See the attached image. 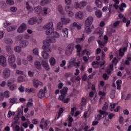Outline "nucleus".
Returning <instances> with one entry per match:
<instances>
[{"label":"nucleus","instance_id":"obj_62","mask_svg":"<svg viewBox=\"0 0 131 131\" xmlns=\"http://www.w3.org/2000/svg\"><path fill=\"white\" fill-rule=\"evenodd\" d=\"M102 77L103 79H104V80H108V78H109V77L106 73L103 74Z\"/></svg>","mask_w":131,"mask_h":131},{"label":"nucleus","instance_id":"obj_40","mask_svg":"<svg viewBox=\"0 0 131 131\" xmlns=\"http://www.w3.org/2000/svg\"><path fill=\"white\" fill-rule=\"evenodd\" d=\"M115 108V103H110V110L111 111H115V110L114 109Z\"/></svg>","mask_w":131,"mask_h":131},{"label":"nucleus","instance_id":"obj_23","mask_svg":"<svg viewBox=\"0 0 131 131\" xmlns=\"http://www.w3.org/2000/svg\"><path fill=\"white\" fill-rule=\"evenodd\" d=\"M41 56L43 59H49L50 58V54L48 52L42 51Z\"/></svg>","mask_w":131,"mask_h":131},{"label":"nucleus","instance_id":"obj_53","mask_svg":"<svg viewBox=\"0 0 131 131\" xmlns=\"http://www.w3.org/2000/svg\"><path fill=\"white\" fill-rule=\"evenodd\" d=\"M17 102V98H11L9 99V103H14Z\"/></svg>","mask_w":131,"mask_h":131},{"label":"nucleus","instance_id":"obj_63","mask_svg":"<svg viewBox=\"0 0 131 131\" xmlns=\"http://www.w3.org/2000/svg\"><path fill=\"white\" fill-rule=\"evenodd\" d=\"M6 42L8 43V45H12V43H13V40L11 39H7L6 40Z\"/></svg>","mask_w":131,"mask_h":131},{"label":"nucleus","instance_id":"obj_28","mask_svg":"<svg viewBox=\"0 0 131 131\" xmlns=\"http://www.w3.org/2000/svg\"><path fill=\"white\" fill-rule=\"evenodd\" d=\"M51 35L55 38H59L60 37V35L59 34V33L57 32H51Z\"/></svg>","mask_w":131,"mask_h":131},{"label":"nucleus","instance_id":"obj_34","mask_svg":"<svg viewBox=\"0 0 131 131\" xmlns=\"http://www.w3.org/2000/svg\"><path fill=\"white\" fill-rule=\"evenodd\" d=\"M68 120H69L68 126L70 127V126H72V122H73V118H72V117H71V116L70 115L69 116Z\"/></svg>","mask_w":131,"mask_h":131},{"label":"nucleus","instance_id":"obj_50","mask_svg":"<svg viewBox=\"0 0 131 131\" xmlns=\"http://www.w3.org/2000/svg\"><path fill=\"white\" fill-rule=\"evenodd\" d=\"M110 97L111 99H114L115 98V90H112L111 94H110Z\"/></svg>","mask_w":131,"mask_h":131},{"label":"nucleus","instance_id":"obj_24","mask_svg":"<svg viewBox=\"0 0 131 131\" xmlns=\"http://www.w3.org/2000/svg\"><path fill=\"white\" fill-rule=\"evenodd\" d=\"M51 0H41L40 2V6H43L51 3Z\"/></svg>","mask_w":131,"mask_h":131},{"label":"nucleus","instance_id":"obj_2","mask_svg":"<svg viewBox=\"0 0 131 131\" xmlns=\"http://www.w3.org/2000/svg\"><path fill=\"white\" fill-rule=\"evenodd\" d=\"M44 45L42 46V48L43 49V52H45L46 53H52V48L51 47V43L48 42L43 41Z\"/></svg>","mask_w":131,"mask_h":131},{"label":"nucleus","instance_id":"obj_49","mask_svg":"<svg viewBox=\"0 0 131 131\" xmlns=\"http://www.w3.org/2000/svg\"><path fill=\"white\" fill-rule=\"evenodd\" d=\"M65 97H66V96L61 94V95H59L58 97V100H59V101H62V102H63L64 100L65 99Z\"/></svg>","mask_w":131,"mask_h":131},{"label":"nucleus","instance_id":"obj_57","mask_svg":"<svg viewBox=\"0 0 131 131\" xmlns=\"http://www.w3.org/2000/svg\"><path fill=\"white\" fill-rule=\"evenodd\" d=\"M114 63H115V57L114 58L113 61H112V64H110V69H111L112 70H113V64H114Z\"/></svg>","mask_w":131,"mask_h":131},{"label":"nucleus","instance_id":"obj_26","mask_svg":"<svg viewBox=\"0 0 131 131\" xmlns=\"http://www.w3.org/2000/svg\"><path fill=\"white\" fill-rule=\"evenodd\" d=\"M57 10L61 15H65V13H64V9H63L62 5H59L58 6Z\"/></svg>","mask_w":131,"mask_h":131},{"label":"nucleus","instance_id":"obj_29","mask_svg":"<svg viewBox=\"0 0 131 131\" xmlns=\"http://www.w3.org/2000/svg\"><path fill=\"white\" fill-rule=\"evenodd\" d=\"M35 11L37 14H40L41 13V6H38L34 8Z\"/></svg>","mask_w":131,"mask_h":131},{"label":"nucleus","instance_id":"obj_41","mask_svg":"<svg viewBox=\"0 0 131 131\" xmlns=\"http://www.w3.org/2000/svg\"><path fill=\"white\" fill-rule=\"evenodd\" d=\"M85 32L87 34H90V33L92 32V30L91 29V28H90V27H85Z\"/></svg>","mask_w":131,"mask_h":131},{"label":"nucleus","instance_id":"obj_36","mask_svg":"<svg viewBox=\"0 0 131 131\" xmlns=\"http://www.w3.org/2000/svg\"><path fill=\"white\" fill-rule=\"evenodd\" d=\"M108 107H109V104H108V103L107 102H105V104H104V106L102 107V110H103V111H105V112H106V111L108 110Z\"/></svg>","mask_w":131,"mask_h":131},{"label":"nucleus","instance_id":"obj_47","mask_svg":"<svg viewBox=\"0 0 131 131\" xmlns=\"http://www.w3.org/2000/svg\"><path fill=\"white\" fill-rule=\"evenodd\" d=\"M75 48L77 49V52H81V50H82V48H81L80 45H76Z\"/></svg>","mask_w":131,"mask_h":131},{"label":"nucleus","instance_id":"obj_35","mask_svg":"<svg viewBox=\"0 0 131 131\" xmlns=\"http://www.w3.org/2000/svg\"><path fill=\"white\" fill-rule=\"evenodd\" d=\"M123 8H126V4H125L124 3H122L121 6L119 7V9L121 12H123V11H124Z\"/></svg>","mask_w":131,"mask_h":131},{"label":"nucleus","instance_id":"obj_55","mask_svg":"<svg viewBox=\"0 0 131 131\" xmlns=\"http://www.w3.org/2000/svg\"><path fill=\"white\" fill-rule=\"evenodd\" d=\"M81 103L82 106H84L86 104V100L84 97L82 98Z\"/></svg>","mask_w":131,"mask_h":131},{"label":"nucleus","instance_id":"obj_39","mask_svg":"<svg viewBox=\"0 0 131 131\" xmlns=\"http://www.w3.org/2000/svg\"><path fill=\"white\" fill-rule=\"evenodd\" d=\"M21 115H23V111H19L18 113H17V115L16 116V118L17 119H15V120H18L20 117H21Z\"/></svg>","mask_w":131,"mask_h":131},{"label":"nucleus","instance_id":"obj_43","mask_svg":"<svg viewBox=\"0 0 131 131\" xmlns=\"http://www.w3.org/2000/svg\"><path fill=\"white\" fill-rule=\"evenodd\" d=\"M18 82H23V81H25V79L22 76H20L17 78Z\"/></svg>","mask_w":131,"mask_h":131},{"label":"nucleus","instance_id":"obj_18","mask_svg":"<svg viewBox=\"0 0 131 131\" xmlns=\"http://www.w3.org/2000/svg\"><path fill=\"white\" fill-rule=\"evenodd\" d=\"M66 12L68 13L71 11H73V7H72L70 4L67 5L64 8Z\"/></svg>","mask_w":131,"mask_h":131},{"label":"nucleus","instance_id":"obj_44","mask_svg":"<svg viewBox=\"0 0 131 131\" xmlns=\"http://www.w3.org/2000/svg\"><path fill=\"white\" fill-rule=\"evenodd\" d=\"M26 92H28V93H36V90L34 88H31L30 89H26Z\"/></svg>","mask_w":131,"mask_h":131},{"label":"nucleus","instance_id":"obj_11","mask_svg":"<svg viewBox=\"0 0 131 131\" xmlns=\"http://www.w3.org/2000/svg\"><path fill=\"white\" fill-rule=\"evenodd\" d=\"M56 38L54 37L53 36H52V35L47 37L46 40L44 41V42H49V43L50 42L55 43L56 42Z\"/></svg>","mask_w":131,"mask_h":131},{"label":"nucleus","instance_id":"obj_30","mask_svg":"<svg viewBox=\"0 0 131 131\" xmlns=\"http://www.w3.org/2000/svg\"><path fill=\"white\" fill-rule=\"evenodd\" d=\"M14 50L16 53H21L22 52V47L19 46H15L14 48Z\"/></svg>","mask_w":131,"mask_h":131},{"label":"nucleus","instance_id":"obj_37","mask_svg":"<svg viewBox=\"0 0 131 131\" xmlns=\"http://www.w3.org/2000/svg\"><path fill=\"white\" fill-rule=\"evenodd\" d=\"M63 23H61V22H59L57 25V29H58V30H61V29L63 28Z\"/></svg>","mask_w":131,"mask_h":131},{"label":"nucleus","instance_id":"obj_13","mask_svg":"<svg viewBox=\"0 0 131 131\" xmlns=\"http://www.w3.org/2000/svg\"><path fill=\"white\" fill-rule=\"evenodd\" d=\"M41 64L42 67L46 69V70H50V66H49V64H48V62H47L46 60H42Z\"/></svg>","mask_w":131,"mask_h":131},{"label":"nucleus","instance_id":"obj_58","mask_svg":"<svg viewBox=\"0 0 131 131\" xmlns=\"http://www.w3.org/2000/svg\"><path fill=\"white\" fill-rule=\"evenodd\" d=\"M33 53L34 55H36L37 56L38 55V49L37 48H35L33 50Z\"/></svg>","mask_w":131,"mask_h":131},{"label":"nucleus","instance_id":"obj_1","mask_svg":"<svg viewBox=\"0 0 131 131\" xmlns=\"http://www.w3.org/2000/svg\"><path fill=\"white\" fill-rule=\"evenodd\" d=\"M97 33L99 34V36H98L99 40H98L97 42L99 47L103 49V48L106 46L107 42H108V36L105 35L103 38V33H101V32H98Z\"/></svg>","mask_w":131,"mask_h":131},{"label":"nucleus","instance_id":"obj_51","mask_svg":"<svg viewBox=\"0 0 131 131\" xmlns=\"http://www.w3.org/2000/svg\"><path fill=\"white\" fill-rule=\"evenodd\" d=\"M23 38V36L22 35H19L18 36H17L15 37V39L16 40H17V41H19L21 40Z\"/></svg>","mask_w":131,"mask_h":131},{"label":"nucleus","instance_id":"obj_19","mask_svg":"<svg viewBox=\"0 0 131 131\" xmlns=\"http://www.w3.org/2000/svg\"><path fill=\"white\" fill-rule=\"evenodd\" d=\"M34 65L35 68L38 70H41V65L40 64V62L37 60H36L34 62Z\"/></svg>","mask_w":131,"mask_h":131},{"label":"nucleus","instance_id":"obj_8","mask_svg":"<svg viewBox=\"0 0 131 131\" xmlns=\"http://www.w3.org/2000/svg\"><path fill=\"white\" fill-rule=\"evenodd\" d=\"M102 115H103V116H106V115H108V113L102 110H100L99 114L95 116V119L96 120H100L101 118H102Z\"/></svg>","mask_w":131,"mask_h":131},{"label":"nucleus","instance_id":"obj_17","mask_svg":"<svg viewBox=\"0 0 131 131\" xmlns=\"http://www.w3.org/2000/svg\"><path fill=\"white\" fill-rule=\"evenodd\" d=\"M54 26V24L53 22L48 23L47 24L45 25L43 27L44 29H53V27Z\"/></svg>","mask_w":131,"mask_h":131},{"label":"nucleus","instance_id":"obj_14","mask_svg":"<svg viewBox=\"0 0 131 131\" xmlns=\"http://www.w3.org/2000/svg\"><path fill=\"white\" fill-rule=\"evenodd\" d=\"M60 20L61 21V23H62V24H64L65 25H67L68 23H70V22H71L70 18H67L65 17H61Z\"/></svg>","mask_w":131,"mask_h":131},{"label":"nucleus","instance_id":"obj_54","mask_svg":"<svg viewBox=\"0 0 131 131\" xmlns=\"http://www.w3.org/2000/svg\"><path fill=\"white\" fill-rule=\"evenodd\" d=\"M11 115H12V116H14V115H15V112H12V111L9 110L8 114V117L10 118L11 117Z\"/></svg>","mask_w":131,"mask_h":131},{"label":"nucleus","instance_id":"obj_48","mask_svg":"<svg viewBox=\"0 0 131 131\" xmlns=\"http://www.w3.org/2000/svg\"><path fill=\"white\" fill-rule=\"evenodd\" d=\"M6 3L8 5H10V6H13V5L15 4L14 0H7Z\"/></svg>","mask_w":131,"mask_h":131},{"label":"nucleus","instance_id":"obj_46","mask_svg":"<svg viewBox=\"0 0 131 131\" xmlns=\"http://www.w3.org/2000/svg\"><path fill=\"white\" fill-rule=\"evenodd\" d=\"M6 49L8 54H11L12 53V49L11 48V46H7L6 47Z\"/></svg>","mask_w":131,"mask_h":131},{"label":"nucleus","instance_id":"obj_52","mask_svg":"<svg viewBox=\"0 0 131 131\" xmlns=\"http://www.w3.org/2000/svg\"><path fill=\"white\" fill-rule=\"evenodd\" d=\"M4 97L5 98H9L10 97V92L8 91H6L4 92Z\"/></svg>","mask_w":131,"mask_h":131},{"label":"nucleus","instance_id":"obj_16","mask_svg":"<svg viewBox=\"0 0 131 131\" xmlns=\"http://www.w3.org/2000/svg\"><path fill=\"white\" fill-rule=\"evenodd\" d=\"M75 17L76 19H80L81 20V19L83 18V12L81 11H79L77 12L75 14Z\"/></svg>","mask_w":131,"mask_h":131},{"label":"nucleus","instance_id":"obj_20","mask_svg":"<svg viewBox=\"0 0 131 131\" xmlns=\"http://www.w3.org/2000/svg\"><path fill=\"white\" fill-rule=\"evenodd\" d=\"M33 84L35 88H38V85H42V83L36 79H34Z\"/></svg>","mask_w":131,"mask_h":131},{"label":"nucleus","instance_id":"obj_25","mask_svg":"<svg viewBox=\"0 0 131 131\" xmlns=\"http://www.w3.org/2000/svg\"><path fill=\"white\" fill-rule=\"evenodd\" d=\"M95 15L97 18H101L103 15V13L102 12V11L100 10H97L95 11Z\"/></svg>","mask_w":131,"mask_h":131},{"label":"nucleus","instance_id":"obj_10","mask_svg":"<svg viewBox=\"0 0 131 131\" xmlns=\"http://www.w3.org/2000/svg\"><path fill=\"white\" fill-rule=\"evenodd\" d=\"M38 20V19L36 17L30 18L28 20V24L29 25H34L35 23H37Z\"/></svg>","mask_w":131,"mask_h":131},{"label":"nucleus","instance_id":"obj_5","mask_svg":"<svg viewBox=\"0 0 131 131\" xmlns=\"http://www.w3.org/2000/svg\"><path fill=\"white\" fill-rule=\"evenodd\" d=\"M10 75H11V71H10L9 69L5 68L3 73V78L7 79V78L10 77Z\"/></svg>","mask_w":131,"mask_h":131},{"label":"nucleus","instance_id":"obj_7","mask_svg":"<svg viewBox=\"0 0 131 131\" xmlns=\"http://www.w3.org/2000/svg\"><path fill=\"white\" fill-rule=\"evenodd\" d=\"M0 64L3 67H7V58L4 55L0 56Z\"/></svg>","mask_w":131,"mask_h":131},{"label":"nucleus","instance_id":"obj_64","mask_svg":"<svg viewBox=\"0 0 131 131\" xmlns=\"http://www.w3.org/2000/svg\"><path fill=\"white\" fill-rule=\"evenodd\" d=\"M27 60L29 61V62H32V60H33L32 56L28 55L27 56Z\"/></svg>","mask_w":131,"mask_h":131},{"label":"nucleus","instance_id":"obj_59","mask_svg":"<svg viewBox=\"0 0 131 131\" xmlns=\"http://www.w3.org/2000/svg\"><path fill=\"white\" fill-rule=\"evenodd\" d=\"M89 59H90V57L89 56H83V60L85 63H88L89 62Z\"/></svg>","mask_w":131,"mask_h":131},{"label":"nucleus","instance_id":"obj_60","mask_svg":"<svg viewBox=\"0 0 131 131\" xmlns=\"http://www.w3.org/2000/svg\"><path fill=\"white\" fill-rule=\"evenodd\" d=\"M119 0H115V9L116 10H117L118 8H119V6H118V4H119Z\"/></svg>","mask_w":131,"mask_h":131},{"label":"nucleus","instance_id":"obj_61","mask_svg":"<svg viewBox=\"0 0 131 131\" xmlns=\"http://www.w3.org/2000/svg\"><path fill=\"white\" fill-rule=\"evenodd\" d=\"M16 88L17 86L15 84H12L10 86V90H11V91H14Z\"/></svg>","mask_w":131,"mask_h":131},{"label":"nucleus","instance_id":"obj_22","mask_svg":"<svg viewBox=\"0 0 131 131\" xmlns=\"http://www.w3.org/2000/svg\"><path fill=\"white\" fill-rule=\"evenodd\" d=\"M68 92V88L65 86L64 87L60 92L61 95L63 96H66L67 95V92Z\"/></svg>","mask_w":131,"mask_h":131},{"label":"nucleus","instance_id":"obj_21","mask_svg":"<svg viewBox=\"0 0 131 131\" xmlns=\"http://www.w3.org/2000/svg\"><path fill=\"white\" fill-rule=\"evenodd\" d=\"M20 45L21 48H23V49H24V48H26V47H27V46L29 45V42H28V41L27 40H25L22 41L21 42H20Z\"/></svg>","mask_w":131,"mask_h":131},{"label":"nucleus","instance_id":"obj_27","mask_svg":"<svg viewBox=\"0 0 131 131\" xmlns=\"http://www.w3.org/2000/svg\"><path fill=\"white\" fill-rule=\"evenodd\" d=\"M95 4L97 8H102V7H103V3H102V1L100 0H96Z\"/></svg>","mask_w":131,"mask_h":131},{"label":"nucleus","instance_id":"obj_4","mask_svg":"<svg viewBox=\"0 0 131 131\" xmlns=\"http://www.w3.org/2000/svg\"><path fill=\"white\" fill-rule=\"evenodd\" d=\"M94 22V17L93 16H89L85 20L84 25L85 27H90Z\"/></svg>","mask_w":131,"mask_h":131},{"label":"nucleus","instance_id":"obj_38","mask_svg":"<svg viewBox=\"0 0 131 131\" xmlns=\"http://www.w3.org/2000/svg\"><path fill=\"white\" fill-rule=\"evenodd\" d=\"M64 112V109H63V107H60L58 111V116L57 117V119L59 118V117H61V114Z\"/></svg>","mask_w":131,"mask_h":131},{"label":"nucleus","instance_id":"obj_42","mask_svg":"<svg viewBox=\"0 0 131 131\" xmlns=\"http://www.w3.org/2000/svg\"><path fill=\"white\" fill-rule=\"evenodd\" d=\"M62 32L64 36H66V37L68 36V29L67 28H64L63 30H62Z\"/></svg>","mask_w":131,"mask_h":131},{"label":"nucleus","instance_id":"obj_15","mask_svg":"<svg viewBox=\"0 0 131 131\" xmlns=\"http://www.w3.org/2000/svg\"><path fill=\"white\" fill-rule=\"evenodd\" d=\"M127 50V47H125L123 48H121L119 50V56H120V57H123L124 56V52H126V50Z\"/></svg>","mask_w":131,"mask_h":131},{"label":"nucleus","instance_id":"obj_6","mask_svg":"<svg viewBox=\"0 0 131 131\" xmlns=\"http://www.w3.org/2000/svg\"><path fill=\"white\" fill-rule=\"evenodd\" d=\"M27 29V25L25 23H23L17 29V32L18 33H22V32L25 31Z\"/></svg>","mask_w":131,"mask_h":131},{"label":"nucleus","instance_id":"obj_45","mask_svg":"<svg viewBox=\"0 0 131 131\" xmlns=\"http://www.w3.org/2000/svg\"><path fill=\"white\" fill-rule=\"evenodd\" d=\"M73 27H76V28L79 30L80 29H81V27L79 25H78V24H77V23L75 22L73 24Z\"/></svg>","mask_w":131,"mask_h":131},{"label":"nucleus","instance_id":"obj_32","mask_svg":"<svg viewBox=\"0 0 131 131\" xmlns=\"http://www.w3.org/2000/svg\"><path fill=\"white\" fill-rule=\"evenodd\" d=\"M49 62L51 66H55L56 64V59L54 57H51L50 59Z\"/></svg>","mask_w":131,"mask_h":131},{"label":"nucleus","instance_id":"obj_12","mask_svg":"<svg viewBox=\"0 0 131 131\" xmlns=\"http://www.w3.org/2000/svg\"><path fill=\"white\" fill-rule=\"evenodd\" d=\"M16 61V57H15V55L11 54L9 56L8 58V62L9 64H13V63H15Z\"/></svg>","mask_w":131,"mask_h":131},{"label":"nucleus","instance_id":"obj_33","mask_svg":"<svg viewBox=\"0 0 131 131\" xmlns=\"http://www.w3.org/2000/svg\"><path fill=\"white\" fill-rule=\"evenodd\" d=\"M86 2L84 1H81L80 2V9H83L85 6H86Z\"/></svg>","mask_w":131,"mask_h":131},{"label":"nucleus","instance_id":"obj_31","mask_svg":"<svg viewBox=\"0 0 131 131\" xmlns=\"http://www.w3.org/2000/svg\"><path fill=\"white\" fill-rule=\"evenodd\" d=\"M122 83V80H118L116 81V84H117V90H120V89H121V85Z\"/></svg>","mask_w":131,"mask_h":131},{"label":"nucleus","instance_id":"obj_56","mask_svg":"<svg viewBox=\"0 0 131 131\" xmlns=\"http://www.w3.org/2000/svg\"><path fill=\"white\" fill-rule=\"evenodd\" d=\"M86 10L88 12H93V8L90 5H88L86 7Z\"/></svg>","mask_w":131,"mask_h":131},{"label":"nucleus","instance_id":"obj_3","mask_svg":"<svg viewBox=\"0 0 131 131\" xmlns=\"http://www.w3.org/2000/svg\"><path fill=\"white\" fill-rule=\"evenodd\" d=\"M73 50H74V44L70 43L68 46L67 50L66 51V55H67V56H70V55L72 54Z\"/></svg>","mask_w":131,"mask_h":131},{"label":"nucleus","instance_id":"obj_9","mask_svg":"<svg viewBox=\"0 0 131 131\" xmlns=\"http://www.w3.org/2000/svg\"><path fill=\"white\" fill-rule=\"evenodd\" d=\"M47 92V87H44L43 90H40L38 94V98L40 99H42L46 95V92Z\"/></svg>","mask_w":131,"mask_h":131}]
</instances>
